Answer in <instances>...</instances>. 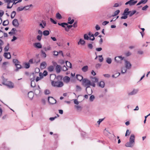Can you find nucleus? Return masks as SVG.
Wrapping results in <instances>:
<instances>
[{"label": "nucleus", "instance_id": "obj_1", "mask_svg": "<svg viewBox=\"0 0 150 150\" xmlns=\"http://www.w3.org/2000/svg\"><path fill=\"white\" fill-rule=\"evenodd\" d=\"M135 136L132 134L130 137L129 142H127L125 144V146L127 147L132 148L134 146L135 144Z\"/></svg>", "mask_w": 150, "mask_h": 150}, {"label": "nucleus", "instance_id": "obj_2", "mask_svg": "<svg viewBox=\"0 0 150 150\" xmlns=\"http://www.w3.org/2000/svg\"><path fill=\"white\" fill-rule=\"evenodd\" d=\"M51 83L52 86L57 87H62L64 85L62 82L59 81H52Z\"/></svg>", "mask_w": 150, "mask_h": 150}, {"label": "nucleus", "instance_id": "obj_3", "mask_svg": "<svg viewBox=\"0 0 150 150\" xmlns=\"http://www.w3.org/2000/svg\"><path fill=\"white\" fill-rule=\"evenodd\" d=\"M129 9L126 8L124 10V12L122 14V16L121 17V19H125L128 17V15L129 14Z\"/></svg>", "mask_w": 150, "mask_h": 150}, {"label": "nucleus", "instance_id": "obj_4", "mask_svg": "<svg viewBox=\"0 0 150 150\" xmlns=\"http://www.w3.org/2000/svg\"><path fill=\"white\" fill-rule=\"evenodd\" d=\"M83 84L84 86L86 87V91H87V89L90 88V81L87 79H84L83 80Z\"/></svg>", "mask_w": 150, "mask_h": 150}, {"label": "nucleus", "instance_id": "obj_5", "mask_svg": "<svg viewBox=\"0 0 150 150\" xmlns=\"http://www.w3.org/2000/svg\"><path fill=\"white\" fill-rule=\"evenodd\" d=\"M3 84L7 86L9 88H13L14 87L13 84L10 81H4L3 83Z\"/></svg>", "mask_w": 150, "mask_h": 150}, {"label": "nucleus", "instance_id": "obj_6", "mask_svg": "<svg viewBox=\"0 0 150 150\" xmlns=\"http://www.w3.org/2000/svg\"><path fill=\"white\" fill-rule=\"evenodd\" d=\"M138 91L139 90L137 89H133L132 91L128 92V95L129 96L135 95L137 93Z\"/></svg>", "mask_w": 150, "mask_h": 150}, {"label": "nucleus", "instance_id": "obj_7", "mask_svg": "<svg viewBox=\"0 0 150 150\" xmlns=\"http://www.w3.org/2000/svg\"><path fill=\"white\" fill-rule=\"evenodd\" d=\"M48 100L49 103L52 104H54L56 102V100L52 97H48Z\"/></svg>", "mask_w": 150, "mask_h": 150}, {"label": "nucleus", "instance_id": "obj_8", "mask_svg": "<svg viewBox=\"0 0 150 150\" xmlns=\"http://www.w3.org/2000/svg\"><path fill=\"white\" fill-rule=\"evenodd\" d=\"M124 57H122L121 56L116 57L115 58V61L118 63H121L122 60L123 59Z\"/></svg>", "mask_w": 150, "mask_h": 150}, {"label": "nucleus", "instance_id": "obj_9", "mask_svg": "<svg viewBox=\"0 0 150 150\" xmlns=\"http://www.w3.org/2000/svg\"><path fill=\"white\" fill-rule=\"evenodd\" d=\"M124 61L125 63V67L127 69H130L131 67V64L130 62L126 60H124Z\"/></svg>", "mask_w": 150, "mask_h": 150}, {"label": "nucleus", "instance_id": "obj_10", "mask_svg": "<svg viewBox=\"0 0 150 150\" xmlns=\"http://www.w3.org/2000/svg\"><path fill=\"white\" fill-rule=\"evenodd\" d=\"M39 26L42 28H44L46 26V23L45 21L42 20L40 23H39Z\"/></svg>", "mask_w": 150, "mask_h": 150}, {"label": "nucleus", "instance_id": "obj_11", "mask_svg": "<svg viewBox=\"0 0 150 150\" xmlns=\"http://www.w3.org/2000/svg\"><path fill=\"white\" fill-rule=\"evenodd\" d=\"M12 23L13 25L16 27H18L19 25L18 21L16 19H15L13 21Z\"/></svg>", "mask_w": 150, "mask_h": 150}, {"label": "nucleus", "instance_id": "obj_12", "mask_svg": "<svg viewBox=\"0 0 150 150\" xmlns=\"http://www.w3.org/2000/svg\"><path fill=\"white\" fill-rule=\"evenodd\" d=\"M63 80L64 83H68L70 81V78L68 76H65L64 77Z\"/></svg>", "mask_w": 150, "mask_h": 150}, {"label": "nucleus", "instance_id": "obj_13", "mask_svg": "<svg viewBox=\"0 0 150 150\" xmlns=\"http://www.w3.org/2000/svg\"><path fill=\"white\" fill-rule=\"evenodd\" d=\"M47 66V64L45 62H43L40 64V68L41 69H44L46 68Z\"/></svg>", "mask_w": 150, "mask_h": 150}, {"label": "nucleus", "instance_id": "obj_14", "mask_svg": "<svg viewBox=\"0 0 150 150\" xmlns=\"http://www.w3.org/2000/svg\"><path fill=\"white\" fill-rule=\"evenodd\" d=\"M16 30V29L15 28H13L11 31L8 33V34L10 35H12L16 34L15 31Z\"/></svg>", "mask_w": 150, "mask_h": 150}, {"label": "nucleus", "instance_id": "obj_15", "mask_svg": "<svg viewBox=\"0 0 150 150\" xmlns=\"http://www.w3.org/2000/svg\"><path fill=\"white\" fill-rule=\"evenodd\" d=\"M4 56L5 58H6L8 59H10L11 57L10 53L9 52L4 53Z\"/></svg>", "mask_w": 150, "mask_h": 150}, {"label": "nucleus", "instance_id": "obj_16", "mask_svg": "<svg viewBox=\"0 0 150 150\" xmlns=\"http://www.w3.org/2000/svg\"><path fill=\"white\" fill-rule=\"evenodd\" d=\"M15 66L16 67V69L14 70L15 71H18L19 69H20L22 68V66L19 64L15 65Z\"/></svg>", "mask_w": 150, "mask_h": 150}, {"label": "nucleus", "instance_id": "obj_17", "mask_svg": "<svg viewBox=\"0 0 150 150\" xmlns=\"http://www.w3.org/2000/svg\"><path fill=\"white\" fill-rule=\"evenodd\" d=\"M34 45L35 47L38 48H41L42 47L41 44L39 42L35 43L34 44Z\"/></svg>", "mask_w": 150, "mask_h": 150}, {"label": "nucleus", "instance_id": "obj_18", "mask_svg": "<svg viewBox=\"0 0 150 150\" xmlns=\"http://www.w3.org/2000/svg\"><path fill=\"white\" fill-rule=\"evenodd\" d=\"M61 67L60 66L57 65L56 67V70L57 73H59L60 72L61 70Z\"/></svg>", "mask_w": 150, "mask_h": 150}, {"label": "nucleus", "instance_id": "obj_19", "mask_svg": "<svg viewBox=\"0 0 150 150\" xmlns=\"http://www.w3.org/2000/svg\"><path fill=\"white\" fill-rule=\"evenodd\" d=\"M28 96L30 99H32L34 96L33 93L32 91L29 92L28 93Z\"/></svg>", "mask_w": 150, "mask_h": 150}, {"label": "nucleus", "instance_id": "obj_20", "mask_svg": "<svg viewBox=\"0 0 150 150\" xmlns=\"http://www.w3.org/2000/svg\"><path fill=\"white\" fill-rule=\"evenodd\" d=\"M38 88L35 90V92L36 94H40L41 91L40 88L39 86H38Z\"/></svg>", "mask_w": 150, "mask_h": 150}, {"label": "nucleus", "instance_id": "obj_21", "mask_svg": "<svg viewBox=\"0 0 150 150\" xmlns=\"http://www.w3.org/2000/svg\"><path fill=\"white\" fill-rule=\"evenodd\" d=\"M137 2V1H132V0L129 1V6H132L135 5Z\"/></svg>", "mask_w": 150, "mask_h": 150}, {"label": "nucleus", "instance_id": "obj_22", "mask_svg": "<svg viewBox=\"0 0 150 150\" xmlns=\"http://www.w3.org/2000/svg\"><path fill=\"white\" fill-rule=\"evenodd\" d=\"M85 43V41L83 40L82 39H80L79 40V41L78 42V45H83Z\"/></svg>", "mask_w": 150, "mask_h": 150}, {"label": "nucleus", "instance_id": "obj_23", "mask_svg": "<svg viewBox=\"0 0 150 150\" xmlns=\"http://www.w3.org/2000/svg\"><path fill=\"white\" fill-rule=\"evenodd\" d=\"M105 83L103 81H101L98 83L99 86L102 88H103L105 86Z\"/></svg>", "mask_w": 150, "mask_h": 150}, {"label": "nucleus", "instance_id": "obj_24", "mask_svg": "<svg viewBox=\"0 0 150 150\" xmlns=\"http://www.w3.org/2000/svg\"><path fill=\"white\" fill-rule=\"evenodd\" d=\"M88 67L87 66H85L82 68L81 70L84 72H86L88 71Z\"/></svg>", "mask_w": 150, "mask_h": 150}, {"label": "nucleus", "instance_id": "obj_25", "mask_svg": "<svg viewBox=\"0 0 150 150\" xmlns=\"http://www.w3.org/2000/svg\"><path fill=\"white\" fill-rule=\"evenodd\" d=\"M148 0H141L137 4V5H139L142 4H145L147 1Z\"/></svg>", "mask_w": 150, "mask_h": 150}, {"label": "nucleus", "instance_id": "obj_26", "mask_svg": "<svg viewBox=\"0 0 150 150\" xmlns=\"http://www.w3.org/2000/svg\"><path fill=\"white\" fill-rule=\"evenodd\" d=\"M136 12V10H134L132 11H129V16L131 17L134 15Z\"/></svg>", "mask_w": 150, "mask_h": 150}, {"label": "nucleus", "instance_id": "obj_27", "mask_svg": "<svg viewBox=\"0 0 150 150\" xmlns=\"http://www.w3.org/2000/svg\"><path fill=\"white\" fill-rule=\"evenodd\" d=\"M76 78L78 80L81 81L83 79V77L80 75H77Z\"/></svg>", "mask_w": 150, "mask_h": 150}, {"label": "nucleus", "instance_id": "obj_28", "mask_svg": "<svg viewBox=\"0 0 150 150\" xmlns=\"http://www.w3.org/2000/svg\"><path fill=\"white\" fill-rule=\"evenodd\" d=\"M4 44L3 42L0 39V52H1L2 50V46Z\"/></svg>", "mask_w": 150, "mask_h": 150}, {"label": "nucleus", "instance_id": "obj_29", "mask_svg": "<svg viewBox=\"0 0 150 150\" xmlns=\"http://www.w3.org/2000/svg\"><path fill=\"white\" fill-rule=\"evenodd\" d=\"M127 69L126 68V67H123L121 69V73L122 74H124L127 71Z\"/></svg>", "mask_w": 150, "mask_h": 150}, {"label": "nucleus", "instance_id": "obj_30", "mask_svg": "<svg viewBox=\"0 0 150 150\" xmlns=\"http://www.w3.org/2000/svg\"><path fill=\"white\" fill-rule=\"evenodd\" d=\"M50 34V32L48 30H45L43 32V35L44 36L48 35Z\"/></svg>", "mask_w": 150, "mask_h": 150}, {"label": "nucleus", "instance_id": "obj_31", "mask_svg": "<svg viewBox=\"0 0 150 150\" xmlns=\"http://www.w3.org/2000/svg\"><path fill=\"white\" fill-rule=\"evenodd\" d=\"M9 48V45L8 43L7 44V45L4 48V50L5 52H7Z\"/></svg>", "mask_w": 150, "mask_h": 150}, {"label": "nucleus", "instance_id": "obj_32", "mask_svg": "<svg viewBox=\"0 0 150 150\" xmlns=\"http://www.w3.org/2000/svg\"><path fill=\"white\" fill-rule=\"evenodd\" d=\"M58 24L59 25H61L62 27H64V28H65V25H67V23H58Z\"/></svg>", "mask_w": 150, "mask_h": 150}, {"label": "nucleus", "instance_id": "obj_33", "mask_svg": "<svg viewBox=\"0 0 150 150\" xmlns=\"http://www.w3.org/2000/svg\"><path fill=\"white\" fill-rule=\"evenodd\" d=\"M54 68L53 66H51L49 67L48 68V70L49 71H52L54 70Z\"/></svg>", "mask_w": 150, "mask_h": 150}, {"label": "nucleus", "instance_id": "obj_34", "mask_svg": "<svg viewBox=\"0 0 150 150\" xmlns=\"http://www.w3.org/2000/svg\"><path fill=\"white\" fill-rule=\"evenodd\" d=\"M120 75V73H117L115 74L112 75V77L113 78H116L118 76Z\"/></svg>", "mask_w": 150, "mask_h": 150}, {"label": "nucleus", "instance_id": "obj_35", "mask_svg": "<svg viewBox=\"0 0 150 150\" xmlns=\"http://www.w3.org/2000/svg\"><path fill=\"white\" fill-rule=\"evenodd\" d=\"M16 12L15 11H13L11 13V18H13L15 16Z\"/></svg>", "mask_w": 150, "mask_h": 150}, {"label": "nucleus", "instance_id": "obj_36", "mask_svg": "<svg viewBox=\"0 0 150 150\" xmlns=\"http://www.w3.org/2000/svg\"><path fill=\"white\" fill-rule=\"evenodd\" d=\"M88 91H86L87 93L89 95H91L92 94L93 92H92V89L91 88H89L88 89Z\"/></svg>", "mask_w": 150, "mask_h": 150}, {"label": "nucleus", "instance_id": "obj_37", "mask_svg": "<svg viewBox=\"0 0 150 150\" xmlns=\"http://www.w3.org/2000/svg\"><path fill=\"white\" fill-rule=\"evenodd\" d=\"M18 0H4V1L5 3H12L14 1H17Z\"/></svg>", "mask_w": 150, "mask_h": 150}, {"label": "nucleus", "instance_id": "obj_38", "mask_svg": "<svg viewBox=\"0 0 150 150\" xmlns=\"http://www.w3.org/2000/svg\"><path fill=\"white\" fill-rule=\"evenodd\" d=\"M56 18L58 19H60L62 18V16L61 14L59 13H57L56 14Z\"/></svg>", "mask_w": 150, "mask_h": 150}, {"label": "nucleus", "instance_id": "obj_39", "mask_svg": "<svg viewBox=\"0 0 150 150\" xmlns=\"http://www.w3.org/2000/svg\"><path fill=\"white\" fill-rule=\"evenodd\" d=\"M9 23V21L8 20H5L4 21L3 23V25L4 26L7 25Z\"/></svg>", "mask_w": 150, "mask_h": 150}, {"label": "nucleus", "instance_id": "obj_40", "mask_svg": "<svg viewBox=\"0 0 150 150\" xmlns=\"http://www.w3.org/2000/svg\"><path fill=\"white\" fill-rule=\"evenodd\" d=\"M106 62L108 64H110L112 62V60L110 58H107L106 60Z\"/></svg>", "mask_w": 150, "mask_h": 150}, {"label": "nucleus", "instance_id": "obj_41", "mask_svg": "<svg viewBox=\"0 0 150 150\" xmlns=\"http://www.w3.org/2000/svg\"><path fill=\"white\" fill-rule=\"evenodd\" d=\"M95 97L93 95L91 96L89 98V100L91 102H92L95 99Z\"/></svg>", "mask_w": 150, "mask_h": 150}, {"label": "nucleus", "instance_id": "obj_42", "mask_svg": "<svg viewBox=\"0 0 150 150\" xmlns=\"http://www.w3.org/2000/svg\"><path fill=\"white\" fill-rule=\"evenodd\" d=\"M66 64L67 67L70 68L71 67V64L69 62L67 61L66 62Z\"/></svg>", "mask_w": 150, "mask_h": 150}, {"label": "nucleus", "instance_id": "obj_43", "mask_svg": "<svg viewBox=\"0 0 150 150\" xmlns=\"http://www.w3.org/2000/svg\"><path fill=\"white\" fill-rule=\"evenodd\" d=\"M120 11L119 10H117L114 13V15H112L113 16H115L118 15L120 13Z\"/></svg>", "mask_w": 150, "mask_h": 150}, {"label": "nucleus", "instance_id": "obj_44", "mask_svg": "<svg viewBox=\"0 0 150 150\" xmlns=\"http://www.w3.org/2000/svg\"><path fill=\"white\" fill-rule=\"evenodd\" d=\"M13 62L15 64V65L19 64V62L16 59H13Z\"/></svg>", "mask_w": 150, "mask_h": 150}, {"label": "nucleus", "instance_id": "obj_45", "mask_svg": "<svg viewBox=\"0 0 150 150\" xmlns=\"http://www.w3.org/2000/svg\"><path fill=\"white\" fill-rule=\"evenodd\" d=\"M84 38L85 40H88L89 37L87 34H85L84 35Z\"/></svg>", "mask_w": 150, "mask_h": 150}, {"label": "nucleus", "instance_id": "obj_46", "mask_svg": "<svg viewBox=\"0 0 150 150\" xmlns=\"http://www.w3.org/2000/svg\"><path fill=\"white\" fill-rule=\"evenodd\" d=\"M44 93L45 95H48L50 93V91L48 89H46L44 91Z\"/></svg>", "mask_w": 150, "mask_h": 150}, {"label": "nucleus", "instance_id": "obj_47", "mask_svg": "<svg viewBox=\"0 0 150 150\" xmlns=\"http://www.w3.org/2000/svg\"><path fill=\"white\" fill-rule=\"evenodd\" d=\"M31 86L32 87H34L35 86V84L34 81H31Z\"/></svg>", "mask_w": 150, "mask_h": 150}, {"label": "nucleus", "instance_id": "obj_48", "mask_svg": "<svg viewBox=\"0 0 150 150\" xmlns=\"http://www.w3.org/2000/svg\"><path fill=\"white\" fill-rule=\"evenodd\" d=\"M81 88L79 86L77 85L76 86V91H80L81 90Z\"/></svg>", "mask_w": 150, "mask_h": 150}, {"label": "nucleus", "instance_id": "obj_49", "mask_svg": "<svg viewBox=\"0 0 150 150\" xmlns=\"http://www.w3.org/2000/svg\"><path fill=\"white\" fill-rule=\"evenodd\" d=\"M89 39H90V40H91L92 41H93L94 40L95 38L94 37V35L93 34L91 35L90 36V38Z\"/></svg>", "mask_w": 150, "mask_h": 150}, {"label": "nucleus", "instance_id": "obj_50", "mask_svg": "<svg viewBox=\"0 0 150 150\" xmlns=\"http://www.w3.org/2000/svg\"><path fill=\"white\" fill-rule=\"evenodd\" d=\"M41 53L42 56L43 57L45 58L46 57V54L44 52L43 50H42Z\"/></svg>", "mask_w": 150, "mask_h": 150}, {"label": "nucleus", "instance_id": "obj_51", "mask_svg": "<svg viewBox=\"0 0 150 150\" xmlns=\"http://www.w3.org/2000/svg\"><path fill=\"white\" fill-rule=\"evenodd\" d=\"M24 9V8L22 7H18L17 8V11H22L23 9Z\"/></svg>", "mask_w": 150, "mask_h": 150}, {"label": "nucleus", "instance_id": "obj_52", "mask_svg": "<svg viewBox=\"0 0 150 150\" xmlns=\"http://www.w3.org/2000/svg\"><path fill=\"white\" fill-rule=\"evenodd\" d=\"M25 67L26 69L29 68L30 67V64L29 63H25Z\"/></svg>", "mask_w": 150, "mask_h": 150}, {"label": "nucleus", "instance_id": "obj_53", "mask_svg": "<svg viewBox=\"0 0 150 150\" xmlns=\"http://www.w3.org/2000/svg\"><path fill=\"white\" fill-rule=\"evenodd\" d=\"M93 81L94 82H97L98 81V79L96 77H94L93 79Z\"/></svg>", "mask_w": 150, "mask_h": 150}, {"label": "nucleus", "instance_id": "obj_54", "mask_svg": "<svg viewBox=\"0 0 150 150\" xmlns=\"http://www.w3.org/2000/svg\"><path fill=\"white\" fill-rule=\"evenodd\" d=\"M88 48L90 49H92L93 48V45L89 43L88 44Z\"/></svg>", "mask_w": 150, "mask_h": 150}, {"label": "nucleus", "instance_id": "obj_55", "mask_svg": "<svg viewBox=\"0 0 150 150\" xmlns=\"http://www.w3.org/2000/svg\"><path fill=\"white\" fill-rule=\"evenodd\" d=\"M31 5H32L31 4L30 5L25 6V7H23V8H24V9H25V10H27L29 8L31 7Z\"/></svg>", "mask_w": 150, "mask_h": 150}, {"label": "nucleus", "instance_id": "obj_56", "mask_svg": "<svg viewBox=\"0 0 150 150\" xmlns=\"http://www.w3.org/2000/svg\"><path fill=\"white\" fill-rule=\"evenodd\" d=\"M41 38H42L41 35H38L37 37V39L39 41L41 40Z\"/></svg>", "mask_w": 150, "mask_h": 150}, {"label": "nucleus", "instance_id": "obj_57", "mask_svg": "<svg viewBox=\"0 0 150 150\" xmlns=\"http://www.w3.org/2000/svg\"><path fill=\"white\" fill-rule=\"evenodd\" d=\"M104 119V118L99 119V120L97 121V123L99 125L101 122Z\"/></svg>", "mask_w": 150, "mask_h": 150}, {"label": "nucleus", "instance_id": "obj_58", "mask_svg": "<svg viewBox=\"0 0 150 150\" xmlns=\"http://www.w3.org/2000/svg\"><path fill=\"white\" fill-rule=\"evenodd\" d=\"M96 30H100V27L98 25H96L95 27Z\"/></svg>", "mask_w": 150, "mask_h": 150}, {"label": "nucleus", "instance_id": "obj_59", "mask_svg": "<svg viewBox=\"0 0 150 150\" xmlns=\"http://www.w3.org/2000/svg\"><path fill=\"white\" fill-rule=\"evenodd\" d=\"M103 76L107 78H109L110 77V75L108 74H105L103 75Z\"/></svg>", "mask_w": 150, "mask_h": 150}, {"label": "nucleus", "instance_id": "obj_60", "mask_svg": "<svg viewBox=\"0 0 150 150\" xmlns=\"http://www.w3.org/2000/svg\"><path fill=\"white\" fill-rule=\"evenodd\" d=\"M130 134V132H129V130L127 129L126 131V132L125 134V136H127L129 135Z\"/></svg>", "mask_w": 150, "mask_h": 150}, {"label": "nucleus", "instance_id": "obj_61", "mask_svg": "<svg viewBox=\"0 0 150 150\" xmlns=\"http://www.w3.org/2000/svg\"><path fill=\"white\" fill-rule=\"evenodd\" d=\"M48 73L46 71H44L43 73V75L44 76H46L47 75Z\"/></svg>", "mask_w": 150, "mask_h": 150}, {"label": "nucleus", "instance_id": "obj_62", "mask_svg": "<svg viewBox=\"0 0 150 150\" xmlns=\"http://www.w3.org/2000/svg\"><path fill=\"white\" fill-rule=\"evenodd\" d=\"M54 55L55 56H57L58 55V52L56 51H53Z\"/></svg>", "mask_w": 150, "mask_h": 150}, {"label": "nucleus", "instance_id": "obj_63", "mask_svg": "<svg viewBox=\"0 0 150 150\" xmlns=\"http://www.w3.org/2000/svg\"><path fill=\"white\" fill-rule=\"evenodd\" d=\"M109 22L108 21H104L102 23V25H106V24L108 23Z\"/></svg>", "mask_w": 150, "mask_h": 150}, {"label": "nucleus", "instance_id": "obj_64", "mask_svg": "<svg viewBox=\"0 0 150 150\" xmlns=\"http://www.w3.org/2000/svg\"><path fill=\"white\" fill-rule=\"evenodd\" d=\"M148 7V6L146 5L142 8V10H146Z\"/></svg>", "mask_w": 150, "mask_h": 150}]
</instances>
